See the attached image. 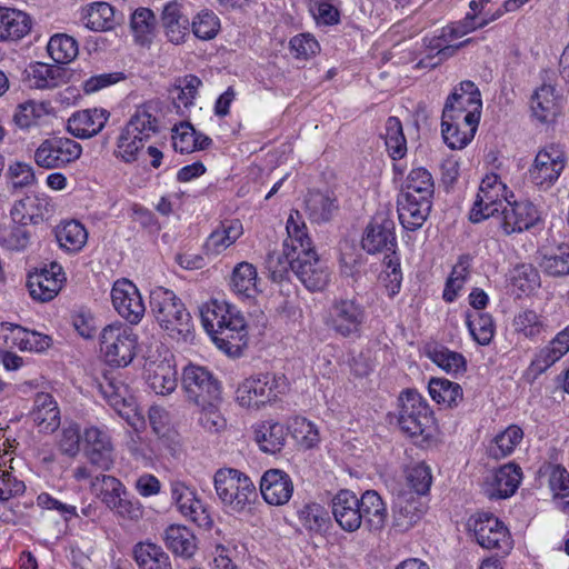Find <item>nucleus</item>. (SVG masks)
Wrapping results in <instances>:
<instances>
[{"label": "nucleus", "instance_id": "338daca9", "mask_svg": "<svg viewBox=\"0 0 569 569\" xmlns=\"http://www.w3.org/2000/svg\"><path fill=\"white\" fill-rule=\"evenodd\" d=\"M431 482V470L425 463H417L406 470V483L410 489L408 492L419 498L429 491Z\"/></svg>", "mask_w": 569, "mask_h": 569}, {"label": "nucleus", "instance_id": "69168bd1", "mask_svg": "<svg viewBox=\"0 0 569 569\" xmlns=\"http://www.w3.org/2000/svg\"><path fill=\"white\" fill-rule=\"evenodd\" d=\"M160 20L167 33H181L186 36L189 20L182 13V4L177 0L169 1L164 4Z\"/></svg>", "mask_w": 569, "mask_h": 569}, {"label": "nucleus", "instance_id": "f257e3e1", "mask_svg": "<svg viewBox=\"0 0 569 569\" xmlns=\"http://www.w3.org/2000/svg\"><path fill=\"white\" fill-rule=\"evenodd\" d=\"M292 233L293 243H298V258L293 262V273L310 291H321L329 283V270L315 251L307 227L298 211L291 212L286 224Z\"/></svg>", "mask_w": 569, "mask_h": 569}, {"label": "nucleus", "instance_id": "0e129e2a", "mask_svg": "<svg viewBox=\"0 0 569 569\" xmlns=\"http://www.w3.org/2000/svg\"><path fill=\"white\" fill-rule=\"evenodd\" d=\"M549 487L558 507L569 512V472L559 465L550 467Z\"/></svg>", "mask_w": 569, "mask_h": 569}, {"label": "nucleus", "instance_id": "bb28decb", "mask_svg": "<svg viewBox=\"0 0 569 569\" xmlns=\"http://www.w3.org/2000/svg\"><path fill=\"white\" fill-rule=\"evenodd\" d=\"M144 372L147 385L157 395L166 396L177 388V371L169 360L148 361Z\"/></svg>", "mask_w": 569, "mask_h": 569}, {"label": "nucleus", "instance_id": "3c124183", "mask_svg": "<svg viewBox=\"0 0 569 569\" xmlns=\"http://www.w3.org/2000/svg\"><path fill=\"white\" fill-rule=\"evenodd\" d=\"M337 208L335 198L319 191L309 192L306 198V211L313 222L329 221Z\"/></svg>", "mask_w": 569, "mask_h": 569}, {"label": "nucleus", "instance_id": "7ed1b4c3", "mask_svg": "<svg viewBox=\"0 0 569 569\" xmlns=\"http://www.w3.org/2000/svg\"><path fill=\"white\" fill-rule=\"evenodd\" d=\"M214 489L222 505L230 512L241 513L257 499L253 481L242 471L220 468L213 477Z\"/></svg>", "mask_w": 569, "mask_h": 569}, {"label": "nucleus", "instance_id": "a211bd4d", "mask_svg": "<svg viewBox=\"0 0 569 569\" xmlns=\"http://www.w3.org/2000/svg\"><path fill=\"white\" fill-rule=\"evenodd\" d=\"M501 213V228L506 234L529 230L541 220L538 208L528 200L509 201Z\"/></svg>", "mask_w": 569, "mask_h": 569}, {"label": "nucleus", "instance_id": "79ce46f5", "mask_svg": "<svg viewBox=\"0 0 569 569\" xmlns=\"http://www.w3.org/2000/svg\"><path fill=\"white\" fill-rule=\"evenodd\" d=\"M287 429L279 422H263L254 429V440L267 453L281 451L286 443Z\"/></svg>", "mask_w": 569, "mask_h": 569}, {"label": "nucleus", "instance_id": "052dcab7", "mask_svg": "<svg viewBox=\"0 0 569 569\" xmlns=\"http://www.w3.org/2000/svg\"><path fill=\"white\" fill-rule=\"evenodd\" d=\"M435 192L433 179L425 168H416L408 174L402 193L423 197L432 200Z\"/></svg>", "mask_w": 569, "mask_h": 569}, {"label": "nucleus", "instance_id": "9d476101", "mask_svg": "<svg viewBox=\"0 0 569 569\" xmlns=\"http://www.w3.org/2000/svg\"><path fill=\"white\" fill-rule=\"evenodd\" d=\"M508 203L507 186L496 173L487 174L480 183L476 201L470 211V220L480 222L493 216Z\"/></svg>", "mask_w": 569, "mask_h": 569}, {"label": "nucleus", "instance_id": "ea45409f", "mask_svg": "<svg viewBox=\"0 0 569 569\" xmlns=\"http://www.w3.org/2000/svg\"><path fill=\"white\" fill-rule=\"evenodd\" d=\"M479 123H467L465 119H445L442 114L441 132L445 142L451 149L465 148L475 137Z\"/></svg>", "mask_w": 569, "mask_h": 569}, {"label": "nucleus", "instance_id": "9b49d317", "mask_svg": "<svg viewBox=\"0 0 569 569\" xmlns=\"http://www.w3.org/2000/svg\"><path fill=\"white\" fill-rule=\"evenodd\" d=\"M366 319V309L359 301L340 298L330 308L328 325L337 335L348 338L360 333Z\"/></svg>", "mask_w": 569, "mask_h": 569}, {"label": "nucleus", "instance_id": "a18cd8bd", "mask_svg": "<svg viewBox=\"0 0 569 569\" xmlns=\"http://www.w3.org/2000/svg\"><path fill=\"white\" fill-rule=\"evenodd\" d=\"M133 553L140 569H172L169 556L156 543L140 542Z\"/></svg>", "mask_w": 569, "mask_h": 569}, {"label": "nucleus", "instance_id": "c85d7f7f", "mask_svg": "<svg viewBox=\"0 0 569 569\" xmlns=\"http://www.w3.org/2000/svg\"><path fill=\"white\" fill-rule=\"evenodd\" d=\"M159 109L157 103L147 102L139 106L126 124L127 133L131 132L148 141L160 130Z\"/></svg>", "mask_w": 569, "mask_h": 569}, {"label": "nucleus", "instance_id": "6e6552de", "mask_svg": "<svg viewBox=\"0 0 569 569\" xmlns=\"http://www.w3.org/2000/svg\"><path fill=\"white\" fill-rule=\"evenodd\" d=\"M283 379L273 373H258L243 380L237 389V401L241 407L259 408L278 397Z\"/></svg>", "mask_w": 569, "mask_h": 569}, {"label": "nucleus", "instance_id": "b1692460", "mask_svg": "<svg viewBox=\"0 0 569 569\" xmlns=\"http://www.w3.org/2000/svg\"><path fill=\"white\" fill-rule=\"evenodd\" d=\"M431 206V199L401 193L398 198L400 223L410 231L420 229L430 213Z\"/></svg>", "mask_w": 569, "mask_h": 569}, {"label": "nucleus", "instance_id": "20e7f679", "mask_svg": "<svg viewBox=\"0 0 569 569\" xmlns=\"http://www.w3.org/2000/svg\"><path fill=\"white\" fill-rule=\"evenodd\" d=\"M138 337L121 323L109 325L100 333V350L104 360L114 367H126L136 357Z\"/></svg>", "mask_w": 569, "mask_h": 569}, {"label": "nucleus", "instance_id": "4be33fe9", "mask_svg": "<svg viewBox=\"0 0 569 569\" xmlns=\"http://www.w3.org/2000/svg\"><path fill=\"white\" fill-rule=\"evenodd\" d=\"M260 492L268 505L283 506L292 497L293 482L287 472L269 469L260 479Z\"/></svg>", "mask_w": 569, "mask_h": 569}, {"label": "nucleus", "instance_id": "c9c22d12", "mask_svg": "<svg viewBox=\"0 0 569 569\" xmlns=\"http://www.w3.org/2000/svg\"><path fill=\"white\" fill-rule=\"evenodd\" d=\"M47 212L48 202L46 200L28 194L14 201L10 216L13 221L28 227L29 224H37L42 221Z\"/></svg>", "mask_w": 569, "mask_h": 569}, {"label": "nucleus", "instance_id": "1a4fd4ad", "mask_svg": "<svg viewBox=\"0 0 569 569\" xmlns=\"http://www.w3.org/2000/svg\"><path fill=\"white\" fill-rule=\"evenodd\" d=\"M82 147L64 137L44 139L34 151V162L44 169L63 168L81 157Z\"/></svg>", "mask_w": 569, "mask_h": 569}, {"label": "nucleus", "instance_id": "4c0bfd02", "mask_svg": "<svg viewBox=\"0 0 569 569\" xmlns=\"http://www.w3.org/2000/svg\"><path fill=\"white\" fill-rule=\"evenodd\" d=\"M99 390L108 403L121 413L131 399L130 389L118 372H109L98 383Z\"/></svg>", "mask_w": 569, "mask_h": 569}, {"label": "nucleus", "instance_id": "4468645a", "mask_svg": "<svg viewBox=\"0 0 569 569\" xmlns=\"http://www.w3.org/2000/svg\"><path fill=\"white\" fill-rule=\"evenodd\" d=\"M567 163L562 149L550 144L538 151L533 164L529 171L532 182L540 187L553 184Z\"/></svg>", "mask_w": 569, "mask_h": 569}, {"label": "nucleus", "instance_id": "de8ad7c7", "mask_svg": "<svg viewBox=\"0 0 569 569\" xmlns=\"http://www.w3.org/2000/svg\"><path fill=\"white\" fill-rule=\"evenodd\" d=\"M231 288L237 295L253 297L258 289V272L256 267L247 261L239 262L232 270Z\"/></svg>", "mask_w": 569, "mask_h": 569}, {"label": "nucleus", "instance_id": "774afa93", "mask_svg": "<svg viewBox=\"0 0 569 569\" xmlns=\"http://www.w3.org/2000/svg\"><path fill=\"white\" fill-rule=\"evenodd\" d=\"M47 50L57 63L66 64L79 54V44L76 38H49Z\"/></svg>", "mask_w": 569, "mask_h": 569}, {"label": "nucleus", "instance_id": "a19ab883", "mask_svg": "<svg viewBox=\"0 0 569 569\" xmlns=\"http://www.w3.org/2000/svg\"><path fill=\"white\" fill-rule=\"evenodd\" d=\"M299 525L309 533H323L330 525V517L323 506L317 502H307L297 509Z\"/></svg>", "mask_w": 569, "mask_h": 569}, {"label": "nucleus", "instance_id": "39448f33", "mask_svg": "<svg viewBox=\"0 0 569 569\" xmlns=\"http://www.w3.org/2000/svg\"><path fill=\"white\" fill-rule=\"evenodd\" d=\"M399 402L398 423L400 429L410 437L428 436L433 418L421 395L408 389L400 395Z\"/></svg>", "mask_w": 569, "mask_h": 569}, {"label": "nucleus", "instance_id": "393cba45", "mask_svg": "<svg viewBox=\"0 0 569 569\" xmlns=\"http://www.w3.org/2000/svg\"><path fill=\"white\" fill-rule=\"evenodd\" d=\"M522 479L521 468L516 463H507L493 473L487 482L486 493L490 499H506L518 489Z\"/></svg>", "mask_w": 569, "mask_h": 569}, {"label": "nucleus", "instance_id": "5701e85b", "mask_svg": "<svg viewBox=\"0 0 569 569\" xmlns=\"http://www.w3.org/2000/svg\"><path fill=\"white\" fill-rule=\"evenodd\" d=\"M109 117V111L101 108L80 110L68 119L67 130L76 138L88 139L104 128Z\"/></svg>", "mask_w": 569, "mask_h": 569}, {"label": "nucleus", "instance_id": "864d4df0", "mask_svg": "<svg viewBox=\"0 0 569 569\" xmlns=\"http://www.w3.org/2000/svg\"><path fill=\"white\" fill-rule=\"evenodd\" d=\"M83 21L94 32L110 31L114 24V10L107 2H94L86 10Z\"/></svg>", "mask_w": 569, "mask_h": 569}, {"label": "nucleus", "instance_id": "72a5a7b5", "mask_svg": "<svg viewBox=\"0 0 569 569\" xmlns=\"http://www.w3.org/2000/svg\"><path fill=\"white\" fill-rule=\"evenodd\" d=\"M569 351V325L536 356L531 362V370L536 375L545 372L555 362L561 359Z\"/></svg>", "mask_w": 569, "mask_h": 569}, {"label": "nucleus", "instance_id": "680f3d73", "mask_svg": "<svg viewBox=\"0 0 569 569\" xmlns=\"http://www.w3.org/2000/svg\"><path fill=\"white\" fill-rule=\"evenodd\" d=\"M512 326L516 333L529 339H535L546 329L543 317L531 309L518 312L513 318Z\"/></svg>", "mask_w": 569, "mask_h": 569}, {"label": "nucleus", "instance_id": "58836bf2", "mask_svg": "<svg viewBox=\"0 0 569 569\" xmlns=\"http://www.w3.org/2000/svg\"><path fill=\"white\" fill-rule=\"evenodd\" d=\"M26 81L30 88L52 89L63 82L64 71L42 62L31 63L24 71Z\"/></svg>", "mask_w": 569, "mask_h": 569}, {"label": "nucleus", "instance_id": "f8f14e48", "mask_svg": "<svg viewBox=\"0 0 569 569\" xmlns=\"http://www.w3.org/2000/svg\"><path fill=\"white\" fill-rule=\"evenodd\" d=\"M182 389L187 400L194 405L208 403L218 400L220 395L219 382L204 367L189 365L182 372Z\"/></svg>", "mask_w": 569, "mask_h": 569}, {"label": "nucleus", "instance_id": "473e14b6", "mask_svg": "<svg viewBox=\"0 0 569 569\" xmlns=\"http://www.w3.org/2000/svg\"><path fill=\"white\" fill-rule=\"evenodd\" d=\"M569 351V325L536 356L531 362V370L536 375L545 372L555 362L561 359Z\"/></svg>", "mask_w": 569, "mask_h": 569}, {"label": "nucleus", "instance_id": "8fccbe9b", "mask_svg": "<svg viewBox=\"0 0 569 569\" xmlns=\"http://www.w3.org/2000/svg\"><path fill=\"white\" fill-rule=\"evenodd\" d=\"M386 149L393 160L402 159L407 153V140L403 134L401 121L397 117H389L381 134Z\"/></svg>", "mask_w": 569, "mask_h": 569}, {"label": "nucleus", "instance_id": "6ab92c4d", "mask_svg": "<svg viewBox=\"0 0 569 569\" xmlns=\"http://www.w3.org/2000/svg\"><path fill=\"white\" fill-rule=\"evenodd\" d=\"M426 507L421 498L401 489L396 495L392 507V527L398 532H406L420 521Z\"/></svg>", "mask_w": 569, "mask_h": 569}, {"label": "nucleus", "instance_id": "f03ea898", "mask_svg": "<svg viewBox=\"0 0 569 569\" xmlns=\"http://www.w3.org/2000/svg\"><path fill=\"white\" fill-rule=\"evenodd\" d=\"M150 309L157 323L172 338H186L191 331V316L181 299L163 287L150 293Z\"/></svg>", "mask_w": 569, "mask_h": 569}, {"label": "nucleus", "instance_id": "c756f323", "mask_svg": "<svg viewBox=\"0 0 569 569\" xmlns=\"http://www.w3.org/2000/svg\"><path fill=\"white\" fill-rule=\"evenodd\" d=\"M362 522L371 532H380L387 521V507L375 490L365 491L359 498Z\"/></svg>", "mask_w": 569, "mask_h": 569}, {"label": "nucleus", "instance_id": "09e8293b", "mask_svg": "<svg viewBox=\"0 0 569 569\" xmlns=\"http://www.w3.org/2000/svg\"><path fill=\"white\" fill-rule=\"evenodd\" d=\"M31 239L28 227L11 219L9 223H0V246L8 251L24 250Z\"/></svg>", "mask_w": 569, "mask_h": 569}, {"label": "nucleus", "instance_id": "2eb2a0df", "mask_svg": "<svg viewBox=\"0 0 569 569\" xmlns=\"http://www.w3.org/2000/svg\"><path fill=\"white\" fill-rule=\"evenodd\" d=\"M221 329L214 336L216 346L230 356H239L247 346V326L244 318L234 307L229 306Z\"/></svg>", "mask_w": 569, "mask_h": 569}, {"label": "nucleus", "instance_id": "e433bc0d", "mask_svg": "<svg viewBox=\"0 0 569 569\" xmlns=\"http://www.w3.org/2000/svg\"><path fill=\"white\" fill-rule=\"evenodd\" d=\"M171 493L179 511L186 518L199 523L207 519L203 505L192 489L177 481L171 485Z\"/></svg>", "mask_w": 569, "mask_h": 569}, {"label": "nucleus", "instance_id": "13d9d810", "mask_svg": "<svg viewBox=\"0 0 569 569\" xmlns=\"http://www.w3.org/2000/svg\"><path fill=\"white\" fill-rule=\"evenodd\" d=\"M467 327L473 340L481 346L489 345L495 336L493 319L489 313L482 311L468 313Z\"/></svg>", "mask_w": 569, "mask_h": 569}, {"label": "nucleus", "instance_id": "49530a36", "mask_svg": "<svg viewBox=\"0 0 569 569\" xmlns=\"http://www.w3.org/2000/svg\"><path fill=\"white\" fill-rule=\"evenodd\" d=\"M532 114L541 122L551 121L559 112L555 88L548 84L536 90L531 99Z\"/></svg>", "mask_w": 569, "mask_h": 569}, {"label": "nucleus", "instance_id": "bf43d9fd", "mask_svg": "<svg viewBox=\"0 0 569 569\" xmlns=\"http://www.w3.org/2000/svg\"><path fill=\"white\" fill-rule=\"evenodd\" d=\"M431 398L447 407H455L462 400V389L457 382L433 378L429 382Z\"/></svg>", "mask_w": 569, "mask_h": 569}, {"label": "nucleus", "instance_id": "cd10ccee", "mask_svg": "<svg viewBox=\"0 0 569 569\" xmlns=\"http://www.w3.org/2000/svg\"><path fill=\"white\" fill-rule=\"evenodd\" d=\"M243 234V226L238 219L221 222L207 238L203 251L207 256H218L231 247Z\"/></svg>", "mask_w": 569, "mask_h": 569}, {"label": "nucleus", "instance_id": "f3484780", "mask_svg": "<svg viewBox=\"0 0 569 569\" xmlns=\"http://www.w3.org/2000/svg\"><path fill=\"white\" fill-rule=\"evenodd\" d=\"M112 305L117 312L131 325L144 316L146 307L138 288L128 279L117 280L111 290Z\"/></svg>", "mask_w": 569, "mask_h": 569}, {"label": "nucleus", "instance_id": "603ef678", "mask_svg": "<svg viewBox=\"0 0 569 569\" xmlns=\"http://www.w3.org/2000/svg\"><path fill=\"white\" fill-rule=\"evenodd\" d=\"M429 359L449 375H462L467 369L466 358L446 347L437 346L428 350Z\"/></svg>", "mask_w": 569, "mask_h": 569}, {"label": "nucleus", "instance_id": "7c9ffc66", "mask_svg": "<svg viewBox=\"0 0 569 569\" xmlns=\"http://www.w3.org/2000/svg\"><path fill=\"white\" fill-rule=\"evenodd\" d=\"M288 238L283 242V251L269 252L266 258V268L273 281H281L289 270L293 271V262L298 258V243H293L292 233L287 232Z\"/></svg>", "mask_w": 569, "mask_h": 569}, {"label": "nucleus", "instance_id": "6e6d98bb", "mask_svg": "<svg viewBox=\"0 0 569 569\" xmlns=\"http://www.w3.org/2000/svg\"><path fill=\"white\" fill-rule=\"evenodd\" d=\"M539 266L542 271L552 277L569 274V244L562 243L555 250L541 252Z\"/></svg>", "mask_w": 569, "mask_h": 569}, {"label": "nucleus", "instance_id": "f704fd0d", "mask_svg": "<svg viewBox=\"0 0 569 569\" xmlns=\"http://www.w3.org/2000/svg\"><path fill=\"white\" fill-rule=\"evenodd\" d=\"M31 418L41 432H53L60 426V410L53 397L46 392L37 393Z\"/></svg>", "mask_w": 569, "mask_h": 569}, {"label": "nucleus", "instance_id": "c03bdc74", "mask_svg": "<svg viewBox=\"0 0 569 569\" xmlns=\"http://www.w3.org/2000/svg\"><path fill=\"white\" fill-rule=\"evenodd\" d=\"M163 540L167 548L180 557H191L197 548L193 533L184 526H169L164 530Z\"/></svg>", "mask_w": 569, "mask_h": 569}, {"label": "nucleus", "instance_id": "37998d69", "mask_svg": "<svg viewBox=\"0 0 569 569\" xmlns=\"http://www.w3.org/2000/svg\"><path fill=\"white\" fill-rule=\"evenodd\" d=\"M523 439V430L517 425H510L496 435L488 446V455L493 459L510 456Z\"/></svg>", "mask_w": 569, "mask_h": 569}, {"label": "nucleus", "instance_id": "5fc2aeb1", "mask_svg": "<svg viewBox=\"0 0 569 569\" xmlns=\"http://www.w3.org/2000/svg\"><path fill=\"white\" fill-rule=\"evenodd\" d=\"M30 31L31 19L27 13L0 7V36H27Z\"/></svg>", "mask_w": 569, "mask_h": 569}, {"label": "nucleus", "instance_id": "2f4dec72", "mask_svg": "<svg viewBox=\"0 0 569 569\" xmlns=\"http://www.w3.org/2000/svg\"><path fill=\"white\" fill-rule=\"evenodd\" d=\"M428 40V43H423L425 49L421 52L423 57L417 63L418 68H435L470 42V39L458 43H450L447 38H429Z\"/></svg>", "mask_w": 569, "mask_h": 569}, {"label": "nucleus", "instance_id": "ddd939ff", "mask_svg": "<svg viewBox=\"0 0 569 569\" xmlns=\"http://www.w3.org/2000/svg\"><path fill=\"white\" fill-rule=\"evenodd\" d=\"M66 273L57 262H51L29 273L27 287L31 298L39 302H48L58 296L66 282Z\"/></svg>", "mask_w": 569, "mask_h": 569}, {"label": "nucleus", "instance_id": "a878e982", "mask_svg": "<svg viewBox=\"0 0 569 569\" xmlns=\"http://www.w3.org/2000/svg\"><path fill=\"white\" fill-rule=\"evenodd\" d=\"M490 4L491 0L470 1V12L467 13L463 21L459 22L457 27L451 29L449 36H466L478 28L487 26L503 13L500 8L492 11Z\"/></svg>", "mask_w": 569, "mask_h": 569}, {"label": "nucleus", "instance_id": "e2e57ef3", "mask_svg": "<svg viewBox=\"0 0 569 569\" xmlns=\"http://www.w3.org/2000/svg\"><path fill=\"white\" fill-rule=\"evenodd\" d=\"M229 303L226 301L210 300L203 303L200 308V316L203 328L211 336L214 341V336L221 329L222 319L227 317Z\"/></svg>", "mask_w": 569, "mask_h": 569}, {"label": "nucleus", "instance_id": "412c9836", "mask_svg": "<svg viewBox=\"0 0 569 569\" xmlns=\"http://www.w3.org/2000/svg\"><path fill=\"white\" fill-rule=\"evenodd\" d=\"M84 452L89 461L102 470L113 465V446L107 430L89 427L83 433Z\"/></svg>", "mask_w": 569, "mask_h": 569}, {"label": "nucleus", "instance_id": "dca6fc26", "mask_svg": "<svg viewBox=\"0 0 569 569\" xmlns=\"http://www.w3.org/2000/svg\"><path fill=\"white\" fill-rule=\"evenodd\" d=\"M361 246L370 254L382 251L395 254L397 240L393 220L385 213L375 214L363 231Z\"/></svg>", "mask_w": 569, "mask_h": 569}, {"label": "nucleus", "instance_id": "4d7b16f0", "mask_svg": "<svg viewBox=\"0 0 569 569\" xmlns=\"http://www.w3.org/2000/svg\"><path fill=\"white\" fill-rule=\"evenodd\" d=\"M57 240L64 250L78 252L87 243L88 232L80 222L72 220L58 229Z\"/></svg>", "mask_w": 569, "mask_h": 569}, {"label": "nucleus", "instance_id": "0eeeda50", "mask_svg": "<svg viewBox=\"0 0 569 569\" xmlns=\"http://www.w3.org/2000/svg\"><path fill=\"white\" fill-rule=\"evenodd\" d=\"M482 109L481 94L477 86L469 80L460 82L448 97L442 114L445 119H465L467 123H479Z\"/></svg>", "mask_w": 569, "mask_h": 569}, {"label": "nucleus", "instance_id": "423d86ee", "mask_svg": "<svg viewBox=\"0 0 569 569\" xmlns=\"http://www.w3.org/2000/svg\"><path fill=\"white\" fill-rule=\"evenodd\" d=\"M468 526L482 548L495 549L502 555L511 551L513 547L511 535L505 523L492 513H477L470 518Z\"/></svg>", "mask_w": 569, "mask_h": 569}, {"label": "nucleus", "instance_id": "aec40b11", "mask_svg": "<svg viewBox=\"0 0 569 569\" xmlns=\"http://www.w3.org/2000/svg\"><path fill=\"white\" fill-rule=\"evenodd\" d=\"M331 510L336 522L343 531L355 532L361 527L359 498L353 491H338L331 500Z\"/></svg>", "mask_w": 569, "mask_h": 569}]
</instances>
